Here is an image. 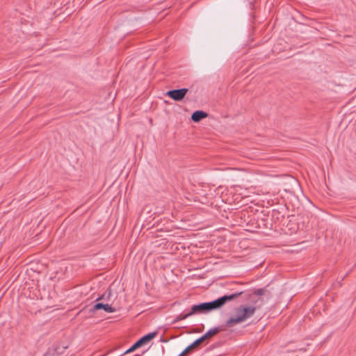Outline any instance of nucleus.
<instances>
[{
  "mask_svg": "<svg viewBox=\"0 0 356 356\" xmlns=\"http://www.w3.org/2000/svg\"><path fill=\"white\" fill-rule=\"evenodd\" d=\"M266 290L264 289H258L254 291L253 293L255 296H262L264 294Z\"/></svg>",
  "mask_w": 356,
  "mask_h": 356,
  "instance_id": "obj_11",
  "label": "nucleus"
},
{
  "mask_svg": "<svg viewBox=\"0 0 356 356\" xmlns=\"http://www.w3.org/2000/svg\"><path fill=\"white\" fill-rule=\"evenodd\" d=\"M101 299H102V296L99 297V298L97 299V300H101Z\"/></svg>",
  "mask_w": 356,
  "mask_h": 356,
  "instance_id": "obj_13",
  "label": "nucleus"
},
{
  "mask_svg": "<svg viewBox=\"0 0 356 356\" xmlns=\"http://www.w3.org/2000/svg\"><path fill=\"white\" fill-rule=\"evenodd\" d=\"M99 309H104L105 312H106L108 313H113V312L116 311V309L114 307H111L108 304H104V303L98 302V303H96L90 309V312H96L97 310H99Z\"/></svg>",
  "mask_w": 356,
  "mask_h": 356,
  "instance_id": "obj_6",
  "label": "nucleus"
},
{
  "mask_svg": "<svg viewBox=\"0 0 356 356\" xmlns=\"http://www.w3.org/2000/svg\"><path fill=\"white\" fill-rule=\"evenodd\" d=\"M225 330V328L224 327V326H220V327H216L212 328V329L209 330L207 332H206L204 335H202L201 337L197 339V340H198V342L201 345L205 340L211 338L212 337H213L218 332L223 331Z\"/></svg>",
  "mask_w": 356,
  "mask_h": 356,
  "instance_id": "obj_5",
  "label": "nucleus"
},
{
  "mask_svg": "<svg viewBox=\"0 0 356 356\" xmlns=\"http://www.w3.org/2000/svg\"><path fill=\"white\" fill-rule=\"evenodd\" d=\"M156 335H157V332H153L151 333H148L147 334L141 337L140 339H138L135 343V347L139 348V347L142 346L143 345L149 342L150 340L153 339Z\"/></svg>",
  "mask_w": 356,
  "mask_h": 356,
  "instance_id": "obj_7",
  "label": "nucleus"
},
{
  "mask_svg": "<svg viewBox=\"0 0 356 356\" xmlns=\"http://www.w3.org/2000/svg\"><path fill=\"white\" fill-rule=\"evenodd\" d=\"M256 311L254 307H243L241 306L236 310L237 316L236 317H231L226 322V325L232 327L235 324L242 323L246 319L252 316Z\"/></svg>",
  "mask_w": 356,
  "mask_h": 356,
  "instance_id": "obj_1",
  "label": "nucleus"
},
{
  "mask_svg": "<svg viewBox=\"0 0 356 356\" xmlns=\"http://www.w3.org/2000/svg\"><path fill=\"white\" fill-rule=\"evenodd\" d=\"M137 348H138V347H135V343H134L129 349H128L126 351V353L132 352V351L135 350Z\"/></svg>",
  "mask_w": 356,
  "mask_h": 356,
  "instance_id": "obj_12",
  "label": "nucleus"
},
{
  "mask_svg": "<svg viewBox=\"0 0 356 356\" xmlns=\"http://www.w3.org/2000/svg\"><path fill=\"white\" fill-rule=\"evenodd\" d=\"M217 309L214 300L208 302H202L198 305H195L191 308V314L193 315L195 314H203L209 312L213 310Z\"/></svg>",
  "mask_w": 356,
  "mask_h": 356,
  "instance_id": "obj_2",
  "label": "nucleus"
},
{
  "mask_svg": "<svg viewBox=\"0 0 356 356\" xmlns=\"http://www.w3.org/2000/svg\"><path fill=\"white\" fill-rule=\"evenodd\" d=\"M243 293V291H238L230 295H225L216 300H214L216 307L217 309L221 308L224 306L227 302L232 301L239 297Z\"/></svg>",
  "mask_w": 356,
  "mask_h": 356,
  "instance_id": "obj_3",
  "label": "nucleus"
},
{
  "mask_svg": "<svg viewBox=\"0 0 356 356\" xmlns=\"http://www.w3.org/2000/svg\"><path fill=\"white\" fill-rule=\"evenodd\" d=\"M188 90L187 88H180L171 90L165 93V95L170 97L175 101H181L187 94Z\"/></svg>",
  "mask_w": 356,
  "mask_h": 356,
  "instance_id": "obj_4",
  "label": "nucleus"
},
{
  "mask_svg": "<svg viewBox=\"0 0 356 356\" xmlns=\"http://www.w3.org/2000/svg\"><path fill=\"white\" fill-rule=\"evenodd\" d=\"M208 114L202 111H196L191 115V120L195 122H198L201 120L207 118Z\"/></svg>",
  "mask_w": 356,
  "mask_h": 356,
  "instance_id": "obj_8",
  "label": "nucleus"
},
{
  "mask_svg": "<svg viewBox=\"0 0 356 356\" xmlns=\"http://www.w3.org/2000/svg\"><path fill=\"white\" fill-rule=\"evenodd\" d=\"M200 346L198 340H195L193 343L186 347L178 356H186L192 350Z\"/></svg>",
  "mask_w": 356,
  "mask_h": 356,
  "instance_id": "obj_9",
  "label": "nucleus"
},
{
  "mask_svg": "<svg viewBox=\"0 0 356 356\" xmlns=\"http://www.w3.org/2000/svg\"><path fill=\"white\" fill-rule=\"evenodd\" d=\"M190 316H191V312H188V313L185 314H181L180 315H179L176 318L175 321H181V320L186 319L188 317H189Z\"/></svg>",
  "mask_w": 356,
  "mask_h": 356,
  "instance_id": "obj_10",
  "label": "nucleus"
}]
</instances>
